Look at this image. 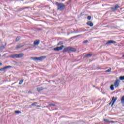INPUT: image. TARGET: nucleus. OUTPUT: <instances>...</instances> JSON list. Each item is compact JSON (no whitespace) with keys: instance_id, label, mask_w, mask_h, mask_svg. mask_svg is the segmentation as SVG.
I'll use <instances>...</instances> for the list:
<instances>
[{"instance_id":"obj_34","label":"nucleus","mask_w":124,"mask_h":124,"mask_svg":"<svg viewBox=\"0 0 124 124\" xmlns=\"http://www.w3.org/2000/svg\"><path fill=\"white\" fill-rule=\"evenodd\" d=\"M26 8H27V7H25V8H21L20 9V10H24V9H26Z\"/></svg>"},{"instance_id":"obj_30","label":"nucleus","mask_w":124,"mask_h":124,"mask_svg":"<svg viewBox=\"0 0 124 124\" xmlns=\"http://www.w3.org/2000/svg\"><path fill=\"white\" fill-rule=\"evenodd\" d=\"M36 104H37V103L34 102L31 105V106H35Z\"/></svg>"},{"instance_id":"obj_15","label":"nucleus","mask_w":124,"mask_h":124,"mask_svg":"<svg viewBox=\"0 0 124 124\" xmlns=\"http://www.w3.org/2000/svg\"><path fill=\"white\" fill-rule=\"evenodd\" d=\"M70 52H76V49L70 46Z\"/></svg>"},{"instance_id":"obj_2","label":"nucleus","mask_w":124,"mask_h":124,"mask_svg":"<svg viewBox=\"0 0 124 124\" xmlns=\"http://www.w3.org/2000/svg\"><path fill=\"white\" fill-rule=\"evenodd\" d=\"M46 58V56H41L40 57H31V60H33V61H35L36 62H37V61H43V60Z\"/></svg>"},{"instance_id":"obj_8","label":"nucleus","mask_w":124,"mask_h":124,"mask_svg":"<svg viewBox=\"0 0 124 124\" xmlns=\"http://www.w3.org/2000/svg\"><path fill=\"white\" fill-rule=\"evenodd\" d=\"M114 43H117V42L116 41H114L112 40H110L108 41L106 43V45H107V44H114Z\"/></svg>"},{"instance_id":"obj_37","label":"nucleus","mask_w":124,"mask_h":124,"mask_svg":"<svg viewBox=\"0 0 124 124\" xmlns=\"http://www.w3.org/2000/svg\"><path fill=\"white\" fill-rule=\"evenodd\" d=\"M110 123H111L112 124H114V121H111Z\"/></svg>"},{"instance_id":"obj_10","label":"nucleus","mask_w":124,"mask_h":124,"mask_svg":"<svg viewBox=\"0 0 124 124\" xmlns=\"http://www.w3.org/2000/svg\"><path fill=\"white\" fill-rule=\"evenodd\" d=\"M70 46L66 47L64 48V49L63 50V53H65L66 52H68V51L70 52Z\"/></svg>"},{"instance_id":"obj_5","label":"nucleus","mask_w":124,"mask_h":124,"mask_svg":"<svg viewBox=\"0 0 124 124\" xmlns=\"http://www.w3.org/2000/svg\"><path fill=\"white\" fill-rule=\"evenodd\" d=\"M120 85V79H117L115 82L113 86H114L115 88H118Z\"/></svg>"},{"instance_id":"obj_33","label":"nucleus","mask_w":124,"mask_h":124,"mask_svg":"<svg viewBox=\"0 0 124 124\" xmlns=\"http://www.w3.org/2000/svg\"><path fill=\"white\" fill-rule=\"evenodd\" d=\"M71 1V0H69L68 2H66L67 4H69V2Z\"/></svg>"},{"instance_id":"obj_21","label":"nucleus","mask_w":124,"mask_h":124,"mask_svg":"<svg viewBox=\"0 0 124 124\" xmlns=\"http://www.w3.org/2000/svg\"><path fill=\"white\" fill-rule=\"evenodd\" d=\"M52 106H56V105L55 104H49L48 107H52Z\"/></svg>"},{"instance_id":"obj_35","label":"nucleus","mask_w":124,"mask_h":124,"mask_svg":"<svg viewBox=\"0 0 124 124\" xmlns=\"http://www.w3.org/2000/svg\"><path fill=\"white\" fill-rule=\"evenodd\" d=\"M112 103H113V102H112V101H111V102L109 103V105H111Z\"/></svg>"},{"instance_id":"obj_16","label":"nucleus","mask_w":124,"mask_h":124,"mask_svg":"<svg viewBox=\"0 0 124 124\" xmlns=\"http://www.w3.org/2000/svg\"><path fill=\"white\" fill-rule=\"evenodd\" d=\"M5 46H6V43H5L4 46L2 45V46H0V50H3V49H5Z\"/></svg>"},{"instance_id":"obj_13","label":"nucleus","mask_w":124,"mask_h":124,"mask_svg":"<svg viewBox=\"0 0 124 124\" xmlns=\"http://www.w3.org/2000/svg\"><path fill=\"white\" fill-rule=\"evenodd\" d=\"M93 56L92 54H88L83 56V58H91Z\"/></svg>"},{"instance_id":"obj_6","label":"nucleus","mask_w":124,"mask_h":124,"mask_svg":"<svg viewBox=\"0 0 124 124\" xmlns=\"http://www.w3.org/2000/svg\"><path fill=\"white\" fill-rule=\"evenodd\" d=\"M117 99H118L117 97H112L111 101L112 102V105H111V107H113V105H114V104H115V102H116V101H117Z\"/></svg>"},{"instance_id":"obj_36","label":"nucleus","mask_w":124,"mask_h":124,"mask_svg":"<svg viewBox=\"0 0 124 124\" xmlns=\"http://www.w3.org/2000/svg\"><path fill=\"white\" fill-rule=\"evenodd\" d=\"M1 65H2V63L0 62V66H1Z\"/></svg>"},{"instance_id":"obj_26","label":"nucleus","mask_w":124,"mask_h":124,"mask_svg":"<svg viewBox=\"0 0 124 124\" xmlns=\"http://www.w3.org/2000/svg\"><path fill=\"white\" fill-rule=\"evenodd\" d=\"M88 43H89V41H88V40H85V41H84L83 42V44H85Z\"/></svg>"},{"instance_id":"obj_1","label":"nucleus","mask_w":124,"mask_h":124,"mask_svg":"<svg viewBox=\"0 0 124 124\" xmlns=\"http://www.w3.org/2000/svg\"><path fill=\"white\" fill-rule=\"evenodd\" d=\"M56 4L57 6L58 10H60V11H63V9H64V8L65 7V5H64L63 3L57 2Z\"/></svg>"},{"instance_id":"obj_14","label":"nucleus","mask_w":124,"mask_h":124,"mask_svg":"<svg viewBox=\"0 0 124 124\" xmlns=\"http://www.w3.org/2000/svg\"><path fill=\"white\" fill-rule=\"evenodd\" d=\"M44 90V88L43 87H38L37 88V91L38 92V93L41 92V91H43Z\"/></svg>"},{"instance_id":"obj_40","label":"nucleus","mask_w":124,"mask_h":124,"mask_svg":"<svg viewBox=\"0 0 124 124\" xmlns=\"http://www.w3.org/2000/svg\"><path fill=\"white\" fill-rule=\"evenodd\" d=\"M0 56H1V55L0 54Z\"/></svg>"},{"instance_id":"obj_27","label":"nucleus","mask_w":124,"mask_h":124,"mask_svg":"<svg viewBox=\"0 0 124 124\" xmlns=\"http://www.w3.org/2000/svg\"><path fill=\"white\" fill-rule=\"evenodd\" d=\"M23 82H24V80H20L19 83V85H22L23 84Z\"/></svg>"},{"instance_id":"obj_3","label":"nucleus","mask_w":124,"mask_h":124,"mask_svg":"<svg viewBox=\"0 0 124 124\" xmlns=\"http://www.w3.org/2000/svg\"><path fill=\"white\" fill-rule=\"evenodd\" d=\"M24 57V54L20 53L18 54H12L11 55V58L12 59H19L20 58H23Z\"/></svg>"},{"instance_id":"obj_18","label":"nucleus","mask_w":124,"mask_h":124,"mask_svg":"<svg viewBox=\"0 0 124 124\" xmlns=\"http://www.w3.org/2000/svg\"><path fill=\"white\" fill-rule=\"evenodd\" d=\"M62 44H63V42L62 41H60L58 43V44H57V46H60V45H62Z\"/></svg>"},{"instance_id":"obj_29","label":"nucleus","mask_w":124,"mask_h":124,"mask_svg":"<svg viewBox=\"0 0 124 124\" xmlns=\"http://www.w3.org/2000/svg\"><path fill=\"white\" fill-rule=\"evenodd\" d=\"M5 67H3V68H1V69H0V71H3V70H5Z\"/></svg>"},{"instance_id":"obj_22","label":"nucleus","mask_w":124,"mask_h":124,"mask_svg":"<svg viewBox=\"0 0 124 124\" xmlns=\"http://www.w3.org/2000/svg\"><path fill=\"white\" fill-rule=\"evenodd\" d=\"M119 79H120V80H121V81L124 80V76L120 77Z\"/></svg>"},{"instance_id":"obj_12","label":"nucleus","mask_w":124,"mask_h":124,"mask_svg":"<svg viewBox=\"0 0 124 124\" xmlns=\"http://www.w3.org/2000/svg\"><path fill=\"white\" fill-rule=\"evenodd\" d=\"M87 26H90V27H93V23L92 21H88L87 22Z\"/></svg>"},{"instance_id":"obj_7","label":"nucleus","mask_w":124,"mask_h":124,"mask_svg":"<svg viewBox=\"0 0 124 124\" xmlns=\"http://www.w3.org/2000/svg\"><path fill=\"white\" fill-rule=\"evenodd\" d=\"M40 43V41L39 40H35L33 42L34 46H38Z\"/></svg>"},{"instance_id":"obj_23","label":"nucleus","mask_w":124,"mask_h":124,"mask_svg":"<svg viewBox=\"0 0 124 124\" xmlns=\"http://www.w3.org/2000/svg\"><path fill=\"white\" fill-rule=\"evenodd\" d=\"M15 113H16V114H21V112L19 110H16L15 111Z\"/></svg>"},{"instance_id":"obj_4","label":"nucleus","mask_w":124,"mask_h":124,"mask_svg":"<svg viewBox=\"0 0 124 124\" xmlns=\"http://www.w3.org/2000/svg\"><path fill=\"white\" fill-rule=\"evenodd\" d=\"M63 48H64V46L62 45L60 47L57 46L56 47L54 48L53 49V50H54V51H62V49H63Z\"/></svg>"},{"instance_id":"obj_28","label":"nucleus","mask_w":124,"mask_h":124,"mask_svg":"<svg viewBox=\"0 0 124 124\" xmlns=\"http://www.w3.org/2000/svg\"><path fill=\"white\" fill-rule=\"evenodd\" d=\"M78 36H79V35H77V36H75L71 37V38H70V39H73V38H76V37H78Z\"/></svg>"},{"instance_id":"obj_38","label":"nucleus","mask_w":124,"mask_h":124,"mask_svg":"<svg viewBox=\"0 0 124 124\" xmlns=\"http://www.w3.org/2000/svg\"><path fill=\"white\" fill-rule=\"evenodd\" d=\"M36 107H38V108L40 107V106H37Z\"/></svg>"},{"instance_id":"obj_19","label":"nucleus","mask_w":124,"mask_h":124,"mask_svg":"<svg viewBox=\"0 0 124 124\" xmlns=\"http://www.w3.org/2000/svg\"><path fill=\"white\" fill-rule=\"evenodd\" d=\"M114 85L112 84L110 86V89L111 90V91H114Z\"/></svg>"},{"instance_id":"obj_39","label":"nucleus","mask_w":124,"mask_h":124,"mask_svg":"<svg viewBox=\"0 0 124 124\" xmlns=\"http://www.w3.org/2000/svg\"><path fill=\"white\" fill-rule=\"evenodd\" d=\"M62 1H64V0H62Z\"/></svg>"},{"instance_id":"obj_9","label":"nucleus","mask_w":124,"mask_h":124,"mask_svg":"<svg viewBox=\"0 0 124 124\" xmlns=\"http://www.w3.org/2000/svg\"><path fill=\"white\" fill-rule=\"evenodd\" d=\"M119 7H120V6H119V5L117 4V5H115L114 7H111L110 9H112V10H113L114 11H115V10H117V9H118Z\"/></svg>"},{"instance_id":"obj_20","label":"nucleus","mask_w":124,"mask_h":124,"mask_svg":"<svg viewBox=\"0 0 124 124\" xmlns=\"http://www.w3.org/2000/svg\"><path fill=\"white\" fill-rule=\"evenodd\" d=\"M21 39V37L20 36H17L16 39V41L17 42V41H19Z\"/></svg>"},{"instance_id":"obj_11","label":"nucleus","mask_w":124,"mask_h":124,"mask_svg":"<svg viewBox=\"0 0 124 124\" xmlns=\"http://www.w3.org/2000/svg\"><path fill=\"white\" fill-rule=\"evenodd\" d=\"M22 47H24V45H23V44H20L18 45L17 46H16V49H20V48H22Z\"/></svg>"},{"instance_id":"obj_24","label":"nucleus","mask_w":124,"mask_h":124,"mask_svg":"<svg viewBox=\"0 0 124 124\" xmlns=\"http://www.w3.org/2000/svg\"><path fill=\"white\" fill-rule=\"evenodd\" d=\"M11 67H12V66H7L6 67H5V69H7V68H11Z\"/></svg>"},{"instance_id":"obj_31","label":"nucleus","mask_w":124,"mask_h":124,"mask_svg":"<svg viewBox=\"0 0 124 124\" xmlns=\"http://www.w3.org/2000/svg\"><path fill=\"white\" fill-rule=\"evenodd\" d=\"M104 121L105 122V123H109V120L108 119H104Z\"/></svg>"},{"instance_id":"obj_25","label":"nucleus","mask_w":124,"mask_h":124,"mask_svg":"<svg viewBox=\"0 0 124 124\" xmlns=\"http://www.w3.org/2000/svg\"><path fill=\"white\" fill-rule=\"evenodd\" d=\"M111 70H112V69L109 68V69L107 70L106 71V72H111Z\"/></svg>"},{"instance_id":"obj_32","label":"nucleus","mask_w":124,"mask_h":124,"mask_svg":"<svg viewBox=\"0 0 124 124\" xmlns=\"http://www.w3.org/2000/svg\"><path fill=\"white\" fill-rule=\"evenodd\" d=\"M87 19H88V20H91V19H92V16H88L87 17Z\"/></svg>"},{"instance_id":"obj_17","label":"nucleus","mask_w":124,"mask_h":124,"mask_svg":"<svg viewBox=\"0 0 124 124\" xmlns=\"http://www.w3.org/2000/svg\"><path fill=\"white\" fill-rule=\"evenodd\" d=\"M121 103L123 106H124V96H122L121 98Z\"/></svg>"}]
</instances>
